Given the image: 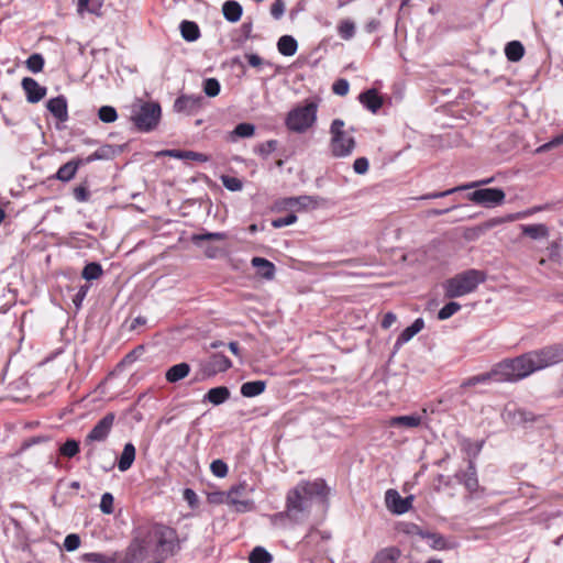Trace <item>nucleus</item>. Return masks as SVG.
I'll return each instance as SVG.
<instances>
[{"label": "nucleus", "instance_id": "nucleus-1", "mask_svg": "<svg viewBox=\"0 0 563 563\" xmlns=\"http://www.w3.org/2000/svg\"><path fill=\"white\" fill-rule=\"evenodd\" d=\"M181 549L177 531L163 523L140 526L133 531V538L125 549L123 563H143L151 553L156 561H165Z\"/></svg>", "mask_w": 563, "mask_h": 563}, {"label": "nucleus", "instance_id": "nucleus-2", "mask_svg": "<svg viewBox=\"0 0 563 563\" xmlns=\"http://www.w3.org/2000/svg\"><path fill=\"white\" fill-rule=\"evenodd\" d=\"M328 494L329 488L323 479L301 481L287 493L286 517L295 522L303 521L309 517L312 504L325 500Z\"/></svg>", "mask_w": 563, "mask_h": 563}, {"label": "nucleus", "instance_id": "nucleus-3", "mask_svg": "<svg viewBox=\"0 0 563 563\" xmlns=\"http://www.w3.org/2000/svg\"><path fill=\"white\" fill-rule=\"evenodd\" d=\"M563 361V346L551 345L509 358L516 380Z\"/></svg>", "mask_w": 563, "mask_h": 563}, {"label": "nucleus", "instance_id": "nucleus-4", "mask_svg": "<svg viewBox=\"0 0 563 563\" xmlns=\"http://www.w3.org/2000/svg\"><path fill=\"white\" fill-rule=\"evenodd\" d=\"M485 278V273L478 269H467L456 274L443 284L444 296L452 299L471 294Z\"/></svg>", "mask_w": 563, "mask_h": 563}, {"label": "nucleus", "instance_id": "nucleus-5", "mask_svg": "<svg viewBox=\"0 0 563 563\" xmlns=\"http://www.w3.org/2000/svg\"><path fill=\"white\" fill-rule=\"evenodd\" d=\"M492 382H516L509 358L499 362L489 372L466 378L460 387L464 389L477 385H488Z\"/></svg>", "mask_w": 563, "mask_h": 563}, {"label": "nucleus", "instance_id": "nucleus-6", "mask_svg": "<svg viewBox=\"0 0 563 563\" xmlns=\"http://www.w3.org/2000/svg\"><path fill=\"white\" fill-rule=\"evenodd\" d=\"M317 110L318 103L308 100L305 106H298L287 114L286 126L292 132H306L316 122Z\"/></svg>", "mask_w": 563, "mask_h": 563}, {"label": "nucleus", "instance_id": "nucleus-7", "mask_svg": "<svg viewBox=\"0 0 563 563\" xmlns=\"http://www.w3.org/2000/svg\"><path fill=\"white\" fill-rule=\"evenodd\" d=\"M345 123L341 119H334L330 126V148L334 157H345L352 154L355 147V139L343 130Z\"/></svg>", "mask_w": 563, "mask_h": 563}, {"label": "nucleus", "instance_id": "nucleus-8", "mask_svg": "<svg viewBox=\"0 0 563 563\" xmlns=\"http://www.w3.org/2000/svg\"><path fill=\"white\" fill-rule=\"evenodd\" d=\"M161 106L157 102H143L133 107L132 121L137 130L150 132L161 119Z\"/></svg>", "mask_w": 563, "mask_h": 563}, {"label": "nucleus", "instance_id": "nucleus-9", "mask_svg": "<svg viewBox=\"0 0 563 563\" xmlns=\"http://www.w3.org/2000/svg\"><path fill=\"white\" fill-rule=\"evenodd\" d=\"M505 192L500 188L477 189L468 195V199L487 208L499 206L505 200Z\"/></svg>", "mask_w": 563, "mask_h": 563}, {"label": "nucleus", "instance_id": "nucleus-10", "mask_svg": "<svg viewBox=\"0 0 563 563\" xmlns=\"http://www.w3.org/2000/svg\"><path fill=\"white\" fill-rule=\"evenodd\" d=\"M317 205V200L313 197L305 195L299 197L283 198L276 201L275 208L278 211L290 210L291 213H295L296 211L316 208Z\"/></svg>", "mask_w": 563, "mask_h": 563}, {"label": "nucleus", "instance_id": "nucleus-11", "mask_svg": "<svg viewBox=\"0 0 563 563\" xmlns=\"http://www.w3.org/2000/svg\"><path fill=\"white\" fill-rule=\"evenodd\" d=\"M114 420L115 415L113 412H108L97 422V424L87 434L85 442L88 444L90 442L104 441L113 427Z\"/></svg>", "mask_w": 563, "mask_h": 563}, {"label": "nucleus", "instance_id": "nucleus-12", "mask_svg": "<svg viewBox=\"0 0 563 563\" xmlns=\"http://www.w3.org/2000/svg\"><path fill=\"white\" fill-rule=\"evenodd\" d=\"M246 485L240 484L233 486L227 495L228 503L235 507L236 511H249L253 509L254 503L245 497Z\"/></svg>", "mask_w": 563, "mask_h": 563}, {"label": "nucleus", "instance_id": "nucleus-13", "mask_svg": "<svg viewBox=\"0 0 563 563\" xmlns=\"http://www.w3.org/2000/svg\"><path fill=\"white\" fill-rule=\"evenodd\" d=\"M412 500L413 496H408L404 498L395 489H388L385 496L387 508L397 515H402L407 512L412 506Z\"/></svg>", "mask_w": 563, "mask_h": 563}, {"label": "nucleus", "instance_id": "nucleus-14", "mask_svg": "<svg viewBox=\"0 0 563 563\" xmlns=\"http://www.w3.org/2000/svg\"><path fill=\"white\" fill-rule=\"evenodd\" d=\"M22 88L26 95V100L30 103H37L46 95V87L41 86L35 79L25 77L22 79Z\"/></svg>", "mask_w": 563, "mask_h": 563}, {"label": "nucleus", "instance_id": "nucleus-15", "mask_svg": "<svg viewBox=\"0 0 563 563\" xmlns=\"http://www.w3.org/2000/svg\"><path fill=\"white\" fill-rule=\"evenodd\" d=\"M232 366L231 361L221 353L212 354L203 365V372L209 375H216L220 372H225Z\"/></svg>", "mask_w": 563, "mask_h": 563}, {"label": "nucleus", "instance_id": "nucleus-16", "mask_svg": "<svg viewBox=\"0 0 563 563\" xmlns=\"http://www.w3.org/2000/svg\"><path fill=\"white\" fill-rule=\"evenodd\" d=\"M47 110L60 122L68 120L67 100L64 96L52 98L46 103Z\"/></svg>", "mask_w": 563, "mask_h": 563}, {"label": "nucleus", "instance_id": "nucleus-17", "mask_svg": "<svg viewBox=\"0 0 563 563\" xmlns=\"http://www.w3.org/2000/svg\"><path fill=\"white\" fill-rule=\"evenodd\" d=\"M159 155L169 156L177 159H191L200 163H206L210 159L207 154L181 150H164L159 152Z\"/></svg>", "mask_w": 563, "mask_h": 563}, {"label": "nucleus", "instance_id": "nucleus-18", "mask_svg": "<svg viewBox=\"0 0 563 563\" xmlns=\"http://www.w3.org/2000/svg\"><path fill=\"white\" fill-rule=\"evenodd\" d=\"M358 99L360 102L373 113H376L383 106V98L378 95L376 89H368L362 92Z\"/></svg>", "mask_w": 563, "mask_h": 563}, {"label": "nucleus", "instance_id": "nucleus-19", "mask_svg": "<svg viewBox=\"0 0 563 563\" xmlns=\"http://www.w3.org/2000/svg\"><path fill=\"white\" fill-rule=\"evenodd\" d=\"M82 164H84V161L81 158L67 162L66 164L62 165L58 168V170L55 175L56 179L64 181V183L71 180L75 177L78 168Z\"/></svg>", "mask_w": 563, "mask_h": 563}, {"label": "nucleus", "instance_id": "nucleus-20", "mask_svg": "<svg viewBox=\"0 0 563 563\" xmlns=\"http://www.w3.org/2000/svg\"><path fill=\"white\" fill-rule=\"evenodd\" d=\"M424 327V321L421 318L416 319L411 325L407 327L401 331L398 335L397 341L395 343V347H399L402 344L410 341L417 333H419Z\"/></svg>", "mask_w": 563, "mask_h": 563}, {"label": "nucleus", "instance_id": "nucleus-21", "mask_svg": "<svg viewBox=\"0 0 563 563\" xmlns=\"http://www.w3.org/2000/svg\"><path fill=\"white\" fill-rule=\"evenodd\" d=\"M423 417L421 415L397 416L389 420L390 427H402L407 429L417 428L422 423Z\"/></svg>", "mask_w": 563, "mask_h": 563}, {"label": "nucleus", "instance_id": "nucleus-22", "mask_svg": "<svg viewBox=\"0 0 563 563\" xmlns=\"http://www.w3.org/2000/svg\"><path fill=\"white\" fill-rule=\"evenodd\" d=\"M456 478L462 482L470 492H475L478 487L476 470L472 462H470L467 470L456 474Z\"/></svg>", "mask_w": 563, "mask_h": 563}, {"label": "nucleus", "instance_id": "nucleus-23", "mask_svg": "<svg viewBox=\"0 0 563 563\" xmlns=\"http://www.w3.org/2000/svg\"><path fill=\"white\" fill-rule=\"evenodd\" d=\"M230 398V390L225 386L211 388L203 398V401H209L214 406L225 402Z\"/></svg>", "mask_w": 563, "mask_h": 563}, {"label": "nucleus", "instance_id": "nucleus-24", "mask_svg": "<svg viewBox=\"0 0 563 563\" xmlns=\"http://www.w3.org/2000/svg\"><path fill=\"white\" fill-rule=\"evenodd\" d=\"M190 373V365L188 363H179L169 367L165 374L168 383H177Z\"/></svg>", "mask_w": 563, "mask_h": 563}, {"label": "nucleus", "instance_id": "nucleus-25", "mask_svg": "<svg viewBox=\"0 0 563 563\" xmlns=\"http://www.w3.org/2000/svg\"><path fill=\"white\" fill-rule=\"evenodd\" d=\"M252 265L257 273L265 279H273L275 276V265L263 257H253Z\"/></svg>", "mask_w": 563, "mask_h": 563}, {"label": "nucleus", "instance_id": "nucleus-26", "mask_svg": "<svg viewBox=\"0 0 563 563\" xmlns=\"http://www.w3.org/2000/svg\"><path fill=\"white\" fill-rule=\"evenodd\" d=\"M400 550L396 547H388L378 551L372 563H396L400 558Z\"/></svg>", "mask_w": 563, "mask_h": 563}, {"label": "nucleus", "instance_id": "nucleus-27", "mask_svg": "<svg viewBox=\"0 0 563 563\" xmlns=\"http://www.w3.org/2000/svg\"><path fill=\"white\" fill-rule=\"evenodd\" d=\"M135 446L131 442L126 443L119 459L118 468L121 472L128 471L135 460Z\"/></svg>", "mask_w": 563, "mask_h": 563}, {"label": "nucleus", "instance_id": "nucleus-28", "mask_svg": "<svg viewBox=\"0 0 563 563\" xmlns=\"http://www.w3.org/2000/svg\"><path fill=\"white\" fill-rule=\"evenodd\" d=\"M200 106V98L189 97V96H180L176 99L174 103V108L178 112H192L198 109Z\"/></svg>", "mask_w": 563, "mask_h": 563}, {"label": "nucleus", "instance_id": "nucleus-29", "mask_svg": "<svg viewBox=\"0 0 563 563\" xmlns=\"http://www.w3.org/2000/svg\"><path fill=\"white\" fill-rule=\"evenodd\" d=\"M521 232L533 240L547 239L549 236V229L543 223L522 224Z\"/></svg>", "mask_w": 563, "mask_h": 563}, {"label": "nucleus", "instance_id": "nucleus-30", "mask_svg": "<svg viewBox=\"0 0 563 563\" xmlns=\"http://www.w3.org/2000/svg\"><path fill=\"white\" fill-rule=\"evenodd\" d=\"M222 12L224 18L229 22H238L243 13L242 5L233 0H228L222 5Z\"/></svg>", "mask_w": 563, "mask_h": 563}, {"label": "nucleus", "instance_id": "nucleus-31", "mask_svg": "<svg viewBox=\"0 0 563 563\" xmlns=\"http://www.w3.org/2000/svg\"><path fill=\"white\" fill-rule=\"evenodd\" d=\"M266 388V382L264 380H252L243 383L241 386V394L246 398H252L264 393Z\"/></svg>", "mask_w": 563, "mask_h": 563}, {"label": "nucleus", "instance_id": "nucleus-32", "mask_svg": "<svg viewBox=\"0 0 563 563\" xmlns=\"http://www.w3.org/2000/svg\"><path fill=\"white\" fill-rule=\"evenodd\" d=\"M490 183V179H487V180H482V181H475V183H471V184H466V185H461V186H457V187H454V188H451V189H448V190H444V191H439V192H432V194H428V195H424L421 197V199H435V198H442V197H446L451 194H454L456 191H462V190H466V189H471V188H475L482 184H488Z\"/></svg>", "mask_w": 563, "mask_h": 563}, {"label": "nucleus", "instance_id": "nucleus-33", "mask_svg": "<svg viewBox=\"0 0 563 563\" xmlns=\"http://www.w3.org/2000/svg\"><path fill=\"white\" fill-rule=\"evenodd\" d=\"M278 52L284 56H292L298 49V43L291 35H283L277 42Z\"/></svg>", "mask_w": 563, "mask_h": 563}, {"label": "nucleus", "instance_id": "nucleus-34", "mask_svg": "<svg viewBox=\"0 0 563 563\" xmlns=\"http://www.w3.org/2000/svg\"><path fill=\"white\" fill-rule=\"evenodd\" d=\"M180 33L184 40L195 42L200 37V30L197 23L184 20L180 23Z\"/></svg>", "mask_w": 563, "mask_h": 563}, {"label": "nucleus", "instance_id": "nucleus-35", "mask_svg": "<svg viewBox=\"0 0 563 563\" xmlns=\"http://www.w3.org/2000/svg\"><path fill=\"white\" fill-rule=\"evenodd\" d=\"M505 54L508 60L518 62L525 54V47L519 41H512L506 45Z\"/></svg>", "mask_w": 563, "mask_h": 563}, {"label": "nucleus", "instance_id": "nucleus-36", "mask_svg": "<svg viewBox=\"0 0 563 563\" xmlns=\"http://www.w3.org/2000/svg\"><path fill=\"white\" fill-rule=\"evenodd\" d=\"M250 563H272L273 555L263 547H255L249 555Z\"/></svg>", "mask_w": 563, "mask_h": 563}, {"label": "nucleus", "instance_id": "nucleus-37", "mask_svg": "<svg viewBox=\"0 0 563 563\" xmlns=\"http://www.w3.org/2000/svg\"><path fill=\"white\" fill-rule=\"evenodd\" d=\"M228 238L224 232H206L199 234H192L191 242L196 246H201V243L205 241H223Z\"/></svg>", "mask_w": 563, "mask_h": 563}, {"label": "nucleus", "instance_id": "nucleus-38", "mask_svg": "<svg viewBox=\"0 0 563 563\" xmlns=\"http://www.w3.org/2000/svg\"><path fill=\"white\" fill-rule=\"evenodd\" d=\"M82 560L88 563H117V555H107L97 552H90L82 554Z\"/></svg>", "mask_w": 563, "mask_h": 563}, {"label": "nucleus", "instance_id": "nucleus-39", "mask_svg": "<svg viewBox=\"0 0 563 563\" xmlns=\"http://www.w3.org/2000/svg\"><path fill=\"white\" fill-rule=\"evenodd\" d=\"M102 273L103 271L101 265L97 262H91L84 267L81 277L86 280H95L98 279Z\"/></svg>", "mask_w": 563, "mask_h": 563}, {"label": "nucleus", "instance_id": "nucleus-40", "mask_svg": "<svg viewBox=\"0 0 563 563\" xmlns=\"http://www.w3.org/2000/svg\"><path fill=\"white\" fill-rule=\"evenodd\" d=\"M79 453V442L75 439H68L59 446V454L65 457H74Z\"/></svg>", "mask_w": 563, "mask_h": 563}, {"label": "nucleus", "instance_id": "nucleus-41", "mask_svg": "<svg viewBox=\"0 0 563 563\" xmlns=\"http://www.w3.org/2000/svg\"><path fill=\"white\" fill-rule=\"evenodd\" d=\"M98 118L104 123H112L118 119V113L113 107L102 106L98 111Z\"/></svg>", "mask_w": 563, "mask_h": 563}, {"label": "nucleus", "instance_id": "nucleus-42", "mask_svg": "<svg viewBox=\"0 0 563 563\" xmlns=\"http://www.w3.org/2000/svg\"><path fill=\"white\" fill-rule=\"evenodd\" d=\"M460 309L461 305L459 302L450 301L440 309V311L438 312V318L439 320H446L451 318Z\"/></svg>", "mask_w": 563, "mask_h": 563}, {"label": "nucleus", "instance_id": "nucleus-43", "mask_svg": "<svg viewBox=\"0 0 563 563\" xmlns=\"http://www.w3.org/2000/svg\"><path fill=\"white\" fill-rule=\"evenodd\" d=\"M26 67L29 70H31L32 73H40L43 67H44V58L41 54H32L27 59H26Z\"/></svg>", "mask_w": 563, "mask_h": 563}, {"label": "nucleus", "instance_id": "nucleus-44", "mask_svg": "<svg viewBox=\"0 0 563 563\" xmlns=\"http://www.w3.org/2000/svg\"><path fill=\"white\" fill-rule=\"evenodd\" d=\"M232 133H233V135L239 136V137H251L255 133V125L252 123H246V122L239 123L234 128Z\"/></svg>", "mask_w": 563, "mask_h": 563}, {"label": "nucleus", "instance_id": "nucleus-45", "mask_svg": "<svg viewBox=\"0 0 563 563\" xmlns=\"http://www.w3.org/2000/svg\"><path fill=\"white\" fill-rule=\"evenodd\" d=\"M222 185L230 191H240L243 188V183L238 177L223 175L221 176Z\"/></svg>", "mask_w": 563, "mask_h": 563}, {"label": "nucleus", "instance_id": "nucleus-46", "mask_svg": "<svg viewBox=\"0 0 563 563\" xmlns=\"http://www.w3.org/2000/svg\"><path fill=\"white\" fill-rule=\"evenodd\" d=\"M203 91L208 97H217L220 92V82L216 78H208L203 81Z\"/></svg>", "mask_w": 563, "mask_h": 563}, {"label": "nucleus", "instance_id": "nucleus-47", "mask_svg": "<svg viewBox=\"0 0 563 563\" xmlns=\"http://www.w3.org/2000/svg\"><path fill=\"white\" fill-rule=\"evenodd\" d=\"M102 2L101 0H88L86 4L81 5L80 0L78 1V12L82 13L84 11H88L90 13L100 14Z\"/></svg>", "mask_w": 563, "mask_h": 563}, {"label": "nucleus", "instance_id": "nucleus-48", "mask_svg": "<svg viewBox=\"0 0 563 563\" xmlns=\"http://www.w3.org/2000/svg\"><path fill=\"white\" fill-rule=\"evenodd\" d=\"M339 34L344 40H350L355 34V25L353 22L345 20L339 25Z\"/></svg>", "mask_w": 563, "mask_h": 563}, {"label": "nucleus", "instance_id": "nucleus-49", "mask_svg": "<svg viewBox=\"0 0 563 563\" xmlns=\"http://www.w3.org/2000/svg\"><path fill=\"white\" fill-rule=\"evenodd\" d=\"M100 510L106 514L110 515L113 512V496L110 493H104L101 496L100 500Z\"/></svg>", "mask_w": 563, "mask_h": 563}, {"label": "nucleus", "instance_id": "nucleus-50", "mask_svg": "<svg viewBox=\"0 0 563 563\" xmlns=\"http://www.w3.org/2000/svg\"><path fill=\"white\" fill-rule=\"evenodd\" d=\"M80 545V538L78 534L76 533H70L68 536H66L65 540H64V548L66 551L68 552H73L75 550H77Z\"/></svg>", "mask_w": 563, "mask_h": 563}, {"label": "nucleus", "instance_id": "nucleus-51", "mask_svg": "<svg viewBox=\"0 0 563 563\" xmlns=\"http://www.w3.org/2000/svg\"><path fill=\"white\" fill-rule=\"evenodd\" d=\"M297 221V216L295 213H289L286 217H280L277 219H274L272 221V225L276 229L284 228L290 224H294Z\"/></svg>", "mask_w": 563, "mask_h": 563}, {"label": "nucleus", "instance_id": "nucleus-52", "mask_svg": "<svg viewBox=\"0 0 563 563\" xmlns=\"http://www.w3.org/2000/svg\"><path fill=\"white\" fill-rule=\"evenodd\" d=\"M210 468L217 477H224L228 474V465L222 460H214Z\"/></svg>", "mask_w": 563, "mask_h": 563}, {"label": "nucleus", "instance_id": "nucleus-53", "mask_svg": "<svg viewBox=\"0 0 563 563\" xmlns=\"http://www.w3.org/2000/svg\"><path fill=\"white\" fill-rule=\"evenodd\" d=\"M73 195L75 199L79 202H86L90 198V192L85 185H80L74 188Z\"/></svg>", "mask_w": 563, "mask_h": 563}, {"label": "nucleus", "instance_id": "nucleus-54", "mask_svg": "<svg viewBox=\"0 0 563 563\" xmlns=\"http://www.w3.org/2000/svg\"><path fill=\"white\" fill-rule=\"evenodd\" d=\"M350 84L346 79H338L333 86L332 90L338 96H345L349 92Z\"/></svg>", "mask_w": 563, "mask_h": 563}, {"label": "nucleus", "instance_id": "nucleus-55", "mask_svg": "<svg viewBox=\"0 0 563 563\" xmlns=\"http://www.w3.org/2000/svg\"><path fill=\"white\" fill-rule=\"evenodd\" d=\"M277 147V141L275 140H269V141H266L262 144H260L257 146V153H260L261 155H264V156H267L269 155L272 152H274Z\"/></svg>", "mask_w": 563, "mask_h": 563}, {"label": "nucleus", "instance_id": "nucleus-56", "mask_svg": "<svg viewBox=\"0 0 563 563\" xmlns=\"http://www.w3.org/2000/svg\"><path fill=\"white\" fill-rule=\"evenodd\" d=\"M563 144V132L556 136H554L551 141H549L548 143L541 145L540 147H538L537 152L538 153H542V152H545L548 150H551L553 147H556L559 145Z\"/></svg>", "mask_w": 563, "mask_h": 563}, {"label": "nucleus", "instance_id": "nucleus-57", "mask_svg": "<svg viewBox=\"0 0 563 563\" xmlns=\"http://www.w3.org/2000/svg\"><path fill=\"white\" fill-rule=\"evenodd\" d=\"M285 12V3L283 0H275L271 7V14L274 19L279 20Z\"/></svg>", "mask_w": 563, "mask_h": 563}, {"label": "nucleus", "instance_id": "nucleus-58", "mask_svg": "<svg viewBox=\"0 0 563 563\" xmlns=\"http://www.w3.org/2000/svg\"><path fill=\"white\" fill-rule=\"evenodd\" d=\"M368 161L365 157H358L354 161L353 169L356 174H365L368 170Z\"/></svg>", "mask_w": 563, "mask_h": 563}, {"label": "nucleus", "instance_id": "nucleus-59", "mask_svg": "<svg viewBox=\"0 0 563 563\" xmlns=\"http://www.w3.org/2000/svg\"><path fill=\"white\" fill-rule=\"evenodd\" d=\"M88 289H89V286L84 285V286H81L79 288V290L75 295V297L73 299V302L76 306V308H80L81 307V303H82L84 299L87 296Z\"/></svg>", "mask_w": 563, "mask_h": 563}, {"label": "nucleus", "instance_id": "nucleus-60", "mask_svg": "<svg viewBox=\"0 0 563 563\" xmlns=\"http://www.w3.org/2000/svg\"><path fill=\"white\" fill-rule=\"evenodd\" d=\"M100 161L110 159L114 155V150L112 145H103L97 150Z\"/></svg>", "mask_w": 563, "mask_h": 563}, {"label": "nucleus", "instance_id": "nucleus-61", "mask_svg": "<svg viewBox=\"0 0 563 563\" xmlns=\"http://www.w3.org/2000/svg\"><path fill=\"white\" fill-rule=\"evenodd\" d=\"M429 540L432 541V543H431L432 549H435V550L445 549V540L443 539L442 536H440L438 533H432Z\"/></svg>", "mask_w": 563, "mask_h": 563}, {"label": "nucleus", "instance_id": "nucleus-62", "mask_svg": "<svg viewBox=\"0 0 563 563\" xmlns=\"http://www.w3.org/2000/svg\"><path fill=\"white\" fill-rule=\"evenodd\" d=\"M514 418L517 419L518 422H526V421H532L533 420V417L531 413L522 410V409H518L514 412Z\"/></svg>", "mask_w": 563, "mask_h": 563}, {"label": "nucleus", "instance_id": "nucleus-63", "mask_svg": "<svg viewBox=\"0 0 563 563\" xmlns=\"http://www.w3.org/2000/svg\"><path fill=\"white\" fill-rule=\"evenodd\" d=\"M396 320H397V317L395 313L387 312L384 314L380 325L384 329H388L396 322Z\"/></svg>", "mask_w": 563, "mask_h": 563}, {"label": "nucleus", "instance_id": "nucleus-64", "mask_svg": "<svg viewBox=\"0 0 563 563\" xmlns=\"http://www.w3.org/2000/svg\"><path fill=\"white\" fill-rule=\"evenodd\" d=\"M245 58L249 65L252 67H260L263 64L262 57H260L257 54H246Z\"/></svg>", "mask_w": 563, "mask_h": 563}]
</instances>
